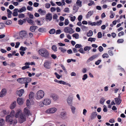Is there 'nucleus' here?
<instances>
[{"instance_id":"774afa93","label":"nucleus","mask_w":126,"mask_h":126,"mask_svg":"<svg viewBox=\"0 0 126 126\" xmlns=\"http://www.w3.org/2000/svg\"><path fill=\"white\" fill-rule=\"evenodd\" d=\"M56 10V8L54 7H52L50 8V11L52 12H55Z\"/></svg>"},{"instance_id":"c85d7f7f","label":"nucleus","mask_w":126,"mask_h":126,"mask_svg":"<svg viewBox=\"0 0 126 126\" xmlns=\"http://www.w3.org/2000/svg\"><path fill=\"white\" fill-rule=\"evenodd\" d=\"M105 100V99L103 97H101L100 99V103L102 105L104 104V103Z\"/></svg>"},{"instance_id":"69168bd1","label":"nucleus","mask_w":126,"mask_h":126,"mask_svg":"<svg viewBox=\"0 0 126 126\" xmlns=\"http://www.w3.org/2000/svg\"><path fill=\"white\" fill-rule=\"evenodd\" d=\"M50 4L48 3H46L45 5V6L46 8H50Z\"/></svg>"},{"instance_id":"f3484780","label":"nucleus","mask_w":126,"mask_h":126,"mask_svg":"<svg viewBox=\"0 0 126 126\" xmlns=\"http://www.w3.org/2000/svg\"><path fill=\"white\" fill-rule=\"evenodd\" d=\"M16 101H14L11 104L10 108L11 109L14 108L16 106Z\"/></svg>"},{"instance_id":"603ef678","label":"nucleus","mask_w":126,"mask_h":126,"mask_svg":"<svg viewBox=\"0 0 126 126\" xmlns=\"http://www.w3.org/2000/svg\"><path fill=\"white\" fill-rule=\"evenodd\" d=\"M124 41L122 39H119L117 40V42L118 43H122Z\"/></svg>"},{"instance_id":"c756f323","label":"nucleus","mask_w":126,"mask_h":126,"mask_svg":"<svg viewBox=\"0 0 126 126\" xmlns=\"http://www.w3.org/2000/svg\"><path fill=\"white\" fill-rule=\"evenodd\" d=\"M27 21L28 23L30 24L31 25H34L35 24L34 22L32 19H28L27 20Z\"/></svg>"},{"instance_id":"7c9ffc66","label":"nucleus","mask_w":126,"mask_h":126,"mask_svg":"<svg viewBox=\"0 0 126 126\" xmlns=\"http://www.w3.org/2000/svg\"><path fill=\"white\" fill-rule=\"evenodd\" d=\"M59 49L61 52L63 53H64L66 51V49L63 48L61 47H59Z\"/></svg>"},{"instance_id":"6e6552de","label":"nucleus","mask_w":126,"mask_h":126,"mask_svg":"<svg viewBox=\"0 0 126 126\" xmlns=\"http://www.w3.org/2000/svg\"><path fill=\"white\" fill-rule=\"evenodd\" d=\"M51 63L50 61H45L44 64V67L46 69H48L50 68Z\"/></svg>"},{"instance_id":"de8ad7c7","label":"nucleus","mask_w":126,"mask_h":126,"mask_svg":"<svg viewBox=\"0 0 126 126\" xmlns=\"http://www.w3.org/2000/svg\"><path fill=\"white\" fill-rule=\"evenodd\" d=\"M70 20L72 22L74 21L76 18V17L75 16H70Z\"/></svg>"},{"instance_id":"e433bc0d","label":"nucleus","mask_w":126,"mask_h":126,"mask_svg":"<svg viewBox=\"0 0 126 126\" xmlns=\"http://www.w3.org/2000/svg\"><path fill=\"white\" fill-rule=\"evenodd\" d=\"M95 40H96V39L95 38L90 37L88 39V41H90L91 42H92L93 41L94 42L95 41Z\"/></svg>"},{"instance_id":"3c124183","label":"nucleus","mask_w":126,"mask_h":126,"mask_svg":"<svg viewBox=\"0 0 126 126\" xmlns=\"http://www.w3.org/2000/svg\"><path fill=\"white\" fill-rule=\"evenodd\" d=\"M63 11L65 12L69 13V9L68 8H66L63 10Z\"/></svg>"},{"instance_id":"a211bd4d","label":"nucleus","mask_w":126,"mask_h":126,"mask_svg":"<svg viewBox=\"0 0 126 126\" xmlns=\"http://www.w3.org/2000/svg\"><path fill=\"white\" fill-rule=\"evenodd\" d=\"M21 112L22 111L20 109H17L16 111V113L15 115V117L16 118L18 117L20 113H21Z\"/></svg>"},{"instance_id":"79ce46f5","label":"nucleus","mask_w":126,"mask_h":126,"mask_svg":"<svg viewBox=\"0 0 126 126\" xmlns=\"http://www.w3.org/2000/svg\"><path fill=\"white\" fill-rule=\"evenodd\" d=\"M4 120L3 119H0V126H2L4 125Z\"/></svg>"},{"instance_id":"338daca9","label":"nucleus","mask_w":126,"mask_h":126,"mask_svg":"<svg viewBox=\"0 0 126 126\" xmlns=\"http://www.w3.org/2000/svg\"><path fill=\"white\" fill-rule=\"evenodd\" d=\"M26 105L27 106H29L30 105V103L29 100V99H27L26 101Z\"/></svg>"},{"instance_id":"a19ab883","label":"nucleus","mask_w":126,"mask_h":126,"mask_svg":"<svg viewBox=\"0 0 126 126\" xmlns=\"http://www.w3.org/2000/svg\"><path fill=\"white\" fill-rule=\"evenodd\" d=\"M91 49V47L89 46H86L84 48V50L85 51H89Z\"/></svg>"},{"instance_id":"423d86ee","label":"nucleus","mask_w":126,"mask_h":126,"mask_svg":"<svg viewBox=\"0 0 126 126\" xmlns=\"http://www.w3.org/2000/svg\"><path fill=\"white\" fill-rule=\"evenodd\" d=\"M57 109L56 108H52L47 110L46 112L47 113H53L56 111Z\"/></svg>"},{"instance_id":"393cba45","label":"nucleus","mask_w":126,"mask_h":126,"mask_svg":"<svg viewBox=\"0 0 126 126\" xmlns=\"http://www.w3.org/2000/svg\"><path fill=\"white\" fill-rule=\"evenodd\" d=\"M38 12L42 15H44L46 13L45 11L41 9H39L38 11Z\"/></svg>"},{"instance_id":"9b49d317","label":"nucleus","mask_w":126,"mask_h":126,"mask_svg":"<svg viewBox=\"0 0 126 126\" xmlns=\"http://www.w3.org/2000/svg\"><path fill=\"white\" fill-rule=\"evenodd\" d=\"M24 93V90L23 89H21L19 90H17L16 92V94L19 96H21Z\"/></svg>"},{"instance_id":"39448f33","label":"nucleus","mask_w":126,"mask_h":126,"mask_svg":"<svg viewBox=\"0 0 126 126\" xmlns=\"http://www.w3.org/2000/svg\"><path fill=\"white\" fill-rule=\"evenodd\" d=\"M51 103V100L50 99L46 98L43 100L42 102H40V104H43L46 105H48L50 104Z\"/></svg>"},{"instance_id":"49530a36","label":"nucleus","mask_w":126,"mask_h":126,"mask_svg":"<svg viewBox=\"0 0 126 126\" xmlns=\"http://www.w3.org/2000/svg\"><path fill=\"white\" fill-rule=\"evenodd\" d=\"M62 84H63L64 85H68L69 87L71 86V85L69 84V83H68L67 82H65L64 81H62Z\"/></svg>"},{"instance_id":"5fc2aeb1","label":"nucleus","mask_w":126,"mask_h":126,"mask_svg":"<svg viewBox=\"0 0 126 126\" xmlns=\"http://www.w3.org/2000/svg\"><path fill=\"white\" fill-rule=\"evenodd\" d=\"M73 9L75 10L76 11H77L78 9V8L77 6L76 5H74L73 7Z\"/></svg>"},{"instance_id":"ea45409f","label":"nucleus","mask_w":126,"mask_h":126,"mask_svg":"<svg viewBox=\"0 0 126 126\" xmlns=\"http://www.w3.org/2000/svg\"><path fill=\"white\" fill-rule=\"evenodd\" d=\"M35 22L38 25L41 26L42 24L41 23L40 21L38 19L35 20Z\"/></svg>"},{"instance_id":"c03bdc74","label":"nucleus","mask_w":126,"mask_h":126,"mask_svg":"<svg viewBox=\"0 0 126 126\" xmlns=\"http://www.w3.org/2000/svg\"><path fill=\"white\" fill-rule=\"evenodd\" d=\"M82 47V46L78 44H77L75 46V47L76 48H79Z\"/></svg>"},{"instance_id":"a878e982","label":"nucleus","mask_w":126,"mask_h":126,"mask_svg":"<svg viewBox=\"0 0 126 126\" xmlns=\"http://www.w3.org/2000/svg\"><path fill=\"white\" fill-rule=\"evenodd\" d=\"M26 10V7H25L24 6L19 9V10H18V12L21 13L25 11Z\"/></svg>"},{"instance_id":"1a4fd4ad","label":"nucleus","mask_w":126,"mask_h":126,"mask_svg":"<svg viewBox=\"0 0 126 126\" xmlns=\"http://www.w3.org/2000/svg\"><path fill=\"white\" fill-rule=\"evenodd\" d=\"M50 96L52 98V99L53 100L55 101L59 99V97L58 96L57 94H50Z\"/></svg>"},{"instance_id":"4d7b16f0","label":"nucleus","mask_w":126,"mask_h":126,"mask_svg":"<svg viewBox=\"0 0 126 126\" xmlns=\"http://www.w3.org/2000/svg\"><path fill=\"white\" fill-rule=\"evenodd\" d=\"M103 111L104 112H106L107 111V107L105 105H104L103 106Z\"/></svg>"},{"instance_id":"b1692460","label":"nucleus","mask_w":126,"mask_h":126,"mask_svg":"<svg viewBox=\"0 0 126 126\" xmlns=\"http://www.w3.org/2000/svg\"><path fill=\"white\" fill-rule=\"evenodd\" d=\"M115 101L116 104L119 105L121 102V100L118 98H115Z\"/></svg>"},{"instance_id":"13d9d810","label":"nucleus","mask_w":126,"mask_h":126,"mask_svg":"<svg viewBox=\"0 0 126 126\" xmlns=\"http://www.w3.org/2000/svg\"><path fill=\"white\" fill-rule=\"evenodd\" d=\"M25 82H24V83H28L30 82L31 81V79H25Z\"/></svg>"},{"instance_id":"bb28decb","label":"nucleus","mask_w":126,"mask_h":126,"mask_svg":"<svg viewBox=\"0 0 126 126\" xmlns=\"http://www.w3.org/2000/svg\"><path fill=\"white\" fill-rule=\"evenodd\" d=\"M7 12L8 17V18H11V17L12 12L9 9H7Z\"/></svg>"},{"instance_id":"72a5a7b5","label":"nucleus","mask_w":126,"mask_h":126,"mask_svg":"<svg viewBox=\"0 0 126 126\" xmlns=\"http://www.w3.org/2000/svg\"><path fill=\"white\" fill-rule=\"evenodd\" d=\"M93 34V32L92 31H90L87 33V35L88 37H90Z\"/></svg>"},{"instance_id":"0e129e2a","label":"nucleus","mask_w":126,"mask_h":126,"mask_svg":"<svg viewBox=\"0 0 126 126\" xmlns=\"http://www.w3.org/2000/svg\"><path fill=\"white\" fill-rule=\"evenodd\" d=\"M79 51L81 53L84 54L85 53V52L84 51L83 49V48H80V49L79 50Z\"/></svg>"},{"instance_id":"f704fd0d","label":"nucleus","mask_w":126,"mask_h":126,"mask_svg":"<svg viewBox=\"0 0 126 126\" xmlns=\"http://www.w3.org/2000/svg\"><path fill=\"white\" fill-rule=\"evenodd\" d=\"M66 115V113L64 111L62 112L60 114L61 117L62 118H63Z\"/></svg>"},{"instance_id":"2eb2a0df","label":"nucleus","mask_w":126,"mask_h":126,"mask_svg":"<svg viewBox=\"0 0 126 126\" xmlns=\"http://www.w3.org/2000/svg\"><path fill=\"white\" fill-rule=\"evenodd\" d=\"M73 98L71 97H68L67 99V103L69 105H71L72 104V101Z\"/></svg>"},{"instance_id":"6ab92c4d","label":"nucleus","mask_w":126,"mask_h":126,"mask_svg":"<svg viewBox=\"0 0 126 126\" xmlns=\"http://www.w3.org/2000/svg\"><path fill=\"white\" fill-rule=\"evenodd\" d=\"M24 113L28 116L31 115V113L29 110L27 109L26 108H25L24 109Z\"/></svg>"},{"instance_id":"0eeeda50","label":"nucleus","mask_w":126,"mask_h":126,"mask_svg":"<svg viewBox=\"0 0 126 126\" xmlns=\"http://www.w3.org/2000/svg\"><path fill=\"white\" fill-rule=\"evenodd\" d=\"M26 115L22 114H21L19 118V121L20 123H22L23 122L26 121Z\"/></svg>"},{"instance_id":"e2e57ef3","label":"nucleus","mask_w":126,"mask_h":126,"mask_svg":"<svg viewBox=\"0 0 126 126\" xmlns=\"http://www.w3.org/2000/svg\"><path fill=\"white\" fill-rule=\"evenodd\" d=\"M102 22V21L101 20H100L99 21L96 22V25L99 26L101 25Z\"/></svg>"},{"instance_id":"a18cd8bd","label":"nucleus","mask_w":126,"mask_h":126,"mask_svg":"<svg viewBox=\"0 0 126 126\" xmlns=\"http://www.w3.org/2000/svg\"><path fill=\"white\" fill-rule=\"evenodd\" d=\"M18 16L19 18H22L25 17V15L24 14L21 13Z\"/></svg>"},{"instance_id":"cd10ccee","label":"nucleus","mask_w":126,"mask_h":126,"mask_svg":"<svg viewBox=\"0 0 126 126\" xmlns=\"http://www.w3.org/2000/svg\"><path fill=\"white\" fill-rule=\"evenodd\" d=\"M34 96V93L32 92H31L29 95V98L30 99L33 98Z\"/></svg>"},{"instance_id":"dca6fc26","label":"nucleus","mask_w":126,"mask_h":126,"mask_svg":"<svg viewBox=\"0 0 126 126\" xmlns=\"http://www.w3.org/2000/svg\"><path fill=\"white\" fill-rule=\"evenodd\" d=\"M24 101V100L22 98H18L17 99V102L19 105H21L23 103Z\"/></svg>"},{"instance_id":"052dcab7","label":"nucleus","mask_w":126,"mask_h":126,"mask_svg":"<svg viewBox=\"0 0 126 126\" xmlns=\"http://www.w3.org/2000/svg\"><path fill=\"white\" fill-rule=\"evenodd\" d=\"M108 53L110 56H112L113 55V53L112 51L111 50H110L108 51Z\"/></svg>"},{"instance_id":"4be33fe9","label":"nucleus","mask_w":126,"mask_h":126,"mask_svg":"<svg viewBox=\"0 0 126 126\" xmlns=\"http://www.w3.org/2000/svg\"><path fill=\"white\" fill-rule=\"evenodd\" d=\"M93 13L94 11H89L86 15V18H89L93 14Z\"/></svg>"},{"instance_id":"aec40b11","label":"nucleus","mask_w":126,"mask_h":126,"mask_svg":"<svg viewBox=\"0 0 126 126\" xmlns=\"http://www.w3.org/2000/svg\"><path fill=\"white\" fill-rule=\"evenodd\" d=\"M38 28L36 26H31L30 28V30L32 32H34L35 31V30Z\"/></svg>"},{"instance_id":"09e8293b","label":"nucleus","mask_w":126,"mask_h":126,"mask_svg":"<svg viewBox=\"0 0 126 126\" xmlns=\"http://www.w3.org/2000/svg\"><path fill=\"white\" fill-rule=\"evenodd\" d=\"M12 21L10 20H7L6 22V24L7 25H9L11 24L12 23Z\"/></svg>"},{"instance_id":"412c9836","label":"nucleus","mask_w":126,"mask_h":126,"mask_svg":"<svg viewBox=\"0 0 126 126\" xmlns=\"http://www.w3.org/2000/svg\"><path fill=\"white\" fill-rule=\"evenodd\" d=\"M70 108L72 113L73 114H74L75 113L76 110V107L75 106L71 105L70 106Z\"/></svg>"},{"instance_id":"6e6d98bb","label":"nucleus","mask_w":126,"mask_h":126,"mask_svg":"<svg viewBox=\"0 0 126 126\" xmlns=\"http://www.w3.org/2000/svg\"><path fill=\"white\" fill-rule=\"evenodd\" d=\"M69 21L68 19H66L65 20L64 24L65 25H68L69 24Z\"/></svg>"},{"instance_id":"bf43d9fd","label":"nucleus","mask_w":126,"mask_h":126,"mask_svg":"<svg viewBox=\"0 0 126 126\" xmlns=\"http://www.w3.org/2000/svg\"><path fill=\"white\" fill-rule=\"evenodd\" d=\"M82 18V15H79L78 17V20L79 21H81Z\"/></svg>"},{"instance_id":"473e14b6","label":"nucleus","mask_w":126,"mask_h":126,"mask_svg":"<svg viewBox=\"0 0 126 126\" xmlns=\"http://www.w3.org/2000/svg\"><path fill=\"white\" fill-rule=\"evenodd\" d=\"M77 5L79 7H81L82 6V2L79 0H77L76 2Z\"/></svg>"},{"instance_id":"37998d69","label":"nucleus","mask_w":126,"mask_h":126,"mask_svg":"<svg viewBox=\"0 0 126 126\" xmlns=\"http://www.w3.org/2000/svg\"><path fill=\"white\" fill-rule=\"evenodd\" d=\"M52 50L55 52H56L57 51V48L56 46L55 45H53L52 46Z\"/></svg>"},{"instance_id":"9d476101","label":"nucleus","mask_w":126,"mask_h":126,"mask_svg":"<svg viewBox=\"0 0 126 126\" xmlns=\"http://www.w3.org/2000/svg\"><path fill=\"white\" fill-rule=\"evenodd\" d=\"M98 55H95L93 56L90 57L86 61V63H90V62L92 61L95 58L97 57Z\"/></svg>"},{"instance_id":"8fccbe9b","label":"nucleus","mask_w":126,"mask_h":126,"mask_svg":"<svg viewBox=\"0 0 126 126\" xmlns=\"http://www.w3.org/2000/svg\"><path fill=\"white\" fill-rule=\"evenodd\" d=\"M81 28L83 31L85 30L86 29H87L88 28L87 27H86L85 26L83 25H81Z\"/></svg>"},{"instance_id":"20e7f679","label":"nucleus","mask_w":126,"mask_h":126,"mask_svg":"<svg viewBox=\"0 0 126 126\" xmlns=\"http://www.w3.org/2000/svg\"><path fill=\"white\" fill-rule=\"evenodd\" d=\"M64 31L65 33H68L71 34L74 32V31L73 29L69 27H66L64 29Z\"/></svg>"},{"instance_id":"c9c22d12","label":"nucleus","mask_w":126,"mask_h":126,"mask_svg":"<svg viewBox=\"0 0 126 126\" xmlns=\"http://www.w3.org/2000/svg\"><path fill=\"white\" fill-rule=\"evenodd\" d=\"M55 32V30L54 29H51L49 32L50 34H54Z\"/></svg>"},{"instance_id":"f257e3e1","label":"nucleus","mask_w":126,"mask_h":126,"mask_svg":"<svg viewBox=\"0 0 126 126\" xmlns=\"http://www.w3.org/2000/svg\"><path fill=\"white\" fill-rule=\"evenodd\" d=\"M15 111L12 110L10 113V114L7 115L6 117V121L9 124H13L14 125L17 123V120L13 118L15 116Z\"/></svg>"},{"instance_id":"7ed1b4c3","label":"nucleus","mask_w":126,"mask_h":126,"mask_svg":"<svg viewBox=\"0 0 126 126\" xmlns=\"http://www.w3.org/2000/svg\"><path fill=\"white\" fill-rule=\"evenodd\" d=\"M45 93L44 91L40 90L37 91L36 93L35 98L37 100H39L42 99L44 96Z\"/></svg>"},{"instance_id":"4c0bfd02","label":"nucleus","mask_w":126,"mask_h":126,"mask_svg":"<svg viewBox=\"0 0 126 126\" xmlns=\"http://www.w3.org/2000/svg\"><path fill=\"white\" fill-rule=\"evenodd\" d=\"M11 3L15 6H17L19 4V3L18 2H14V0L11 1Z\"/></svg>"},{"instance_id":"864d4df0","label":"nucleus","mask_w":126,"mask_h":126,"mask_svg":"<svg viewBox=\"0 0 126 126\" xmlns=\"http://www.w3.org/2000/svg\"><path fill=\"white\" fill-rule=\"evenodd\" d=\"M109 57L108 54L107 53L104 54L102 55V57L103 58H108Z\"/></svg>"},{"instance_id":"f03ea898","label":"nucleus","mask_w":126,"mask_h":126,"mask_svg":"<svg viewBox=\"0 0 126 126\" xmlns=\"http://www.w3.org/2000/svg\"><path fill=\"white\" fill-rule=\"evenodd\" d=\"M39 55L46 58L49 57V53L46 49L42 48L40 49L38 51Z\"/></svg>"},{"instance_id":"680f3d73","label":"nucleus","mask_w":126,"mask_h":126,"mask_svg":"<svg viewBox=\"0 0 126 126\" xmlns=\"http://www.w3.org/2000/svg\"><path fill=\"white\" fill-rule=\"evenodd\" d=\"M124 32L122 31L118 33V36L119 37H120L124 35Z\"/></svg>"},{"instance_id":"f8f14e48","label":"nucleus","mask_w":126,"mask_h":126,"mask_svg":"<svg viewBox=\"0 0 126 126\" xmlns=\"http://www.w3.org/2000/svg\"><path fill=\"white\" fill-rule=\"evenodd\" d=\"M6 90L5 89H2L0 92V97H2L4 96L6 94Z\"/></svg>"},{"instance_id":"2f4dec72","label":"nucleus","mask_w":126,"mask_h":126,"mask_svg":"<svg viewBox=\"0 0 126 126\" xmlns=\"http://www.w3.org/2000/svg\"><path fill=\"white\" fill-rule=\"evenodd\" d=\"M72 36L73 37L75 38L76 39H78L79 38V35L77 33H75L73 34Z\"/></svg>"},{"instance_id":"ddd939ff","label":"nucleus","mask_w":126,"mask_h":126,"mask_svg":"<svg viewBox=\"0 0 126 126\" xmlns=\"http://www.w3.org/2000/svg\"><path fill=\"white\" fill-rule=\"evenodd\" d=\"M26 32L24 31H21L19 32V35L21 37H26L27 36Z\"/></svg>"},{"instance_id":"58836bf2","label":"nucleus","mask_w":126,"mask_h":126,"mask_svg":"<svg viewBox=\"0 0 126 126\" xmlns=\"http://www.w3.org/2000/svg\"><path fill=\"white\" fill-rule=\"evenodd\" d=\"M25 79H17V81L20 83H24L25 82Z\"/></svg>"},{"instance_id":"5701e85b","label":"nucleus","mask_w":126,"mask_h":126,"mask_svg":"<svg viewBox=\"0 0 126 126\" xmlns=\"http://www.w3.org/2000/svg\"><path fill=\"white\" fill-rule=\"evenodd\" d=\"M97 115V114L96 112H93L92 114H91V118L93 120L94 119V118L96 117V115Z\"/></svg>"},{"instance_id":"4468645a","label":"nucleus","mask_w":126,"mask_h":126,"mask_svg":"<svg viewBox=\"0 0 126 126\" xmlns=\"http://www.w3.org/2000/svg\"><path fill=\"white\" fill-rule=\"evenodd\" d=\"M52 15L50 13H49L47 14L46 16V18L49 21L51 20L52 18Z\"/></svg>"}]
</instances>
